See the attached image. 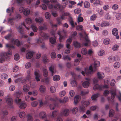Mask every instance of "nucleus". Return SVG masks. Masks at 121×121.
<instances>
[{
	"label": "nucleus",
	"instance_id": "6ab92c4d",
	"mask_svg": "<svg viewBox=\"0 0 121 121\" xmlns=\"http://www.w3.org/2000/svg\"><path fill=\"white\" fill-rule=\"evenodd\" d=\"M57 34L59 36V41L60 42H62L65 39V37L64 36H62L60 34V31H58L57 32Z\"/></svg>",
	"mask_w": 121,
	"mask_h": 121
},
{
	"label": "nucleus",
	"instance_id": "c03bdc74",
	"mask_svg": "<svg viewBox=\"0 0 121 121\" xmlns=\"http://www.w3.org/2000/svg\"><path fill=\"white\" fill-rule=\"evenodd\" d=\"M1 78L3 79H6L8 78V75L6 73L2 74L1 75Z\"/></svg>",
	"mask_w": 121,
	"mask_h": 121
},
{
	"label": "nucleus",
	"instance_id": "8fccbe9b",
	"mask_svg": "<svg viewBox=\"0 0 121 121\" xmlns=\"http://www.w3.org/2000/svg\"><path fill=\"white\" fill-rule=\"evenodd\" d=\"M50 91L52 93H55L56 91V89L55 87L54 86H52L50 88Z\"/></svg>",
	"mask_w": 121,
	"mask_h": 121
},
{
	"label": "nucleus",
	"instance_id": "7ed1b4c3",
	"mask_svg": "<svg viewBox=\"0 0 121 121\" xmlns=\"http://www.w3.org/2000/svg\"><path fill=\"white\" fill-rule=\"evenodd\" d=\"M57 100L56 98L54 99L52 98H50V100L54 103V104H50L49 105V107L50 109L53 110L55 108L56 105V103Z\"/></svg>",
	"mask_w": 121,
	"mask_h": 121
},
{
	"label": "nucleus",
	"instance_id": "423d86ee",
	"mask_svg": "<svg viewBox=\"0 0 121 121\" xmlns=\"http://www.w3.org/2000/svg\"><path fill=\"white\" fill-rule=\"evenodd\" d=\"M69 110L67 109H65L62 111L60 113V115L61 116H66L69 115Z\"/></svg>",
	"mask_w": 121,
	"mask_h": 121
},
{
	"label": "nucleus",
	"instance_id": "49530a36",
	"mask_svg": "<svg viewBox=\"0 0 121 121\" xmlns=\"http://www.w3.org/2000/svg\"><path fill=\"white\" fill-rule=\"evenodd\" d=\"M81 52L82 54L86 55L87 52V49L86 48H83L81 50Z\"/></svg>",
	"mask_w": 121,
	"mask_h": 121
},
{
	"label": "nucleus",
	"instance_id": "de8ad7c7",
	"mask_svg": "<svg viewBox=\"0 0 121 121\" xmlns=\"http://www.w3.org/2000/svg\"><path fill=\"white\" fill-rule=\"evenodd\" d=\"M50 41L52 44L55 43L56 42V40L55 38L51 37L50 39Z\"/></svg>",
	"mask_w": 121,
	"mask_h": 121
},
{
	"label": "nucleus",
	"instance_id": "79ce46f5",
	"mask_svg": "<svg viewBox=\"0 0 121 121\" xmlns=\"http://www.w3.org/2000/svg\"><path fill=\"white\" fill-rule=\"evenodd\" d=\"M70 83L71 86L73 87H75L77 86V82L75 80L72 81Z\"/></svg>",
	"mask_w": 121,
	"mask_h": 121
},
{
	"label": "nucleus",
	"instance_id": "dca6fc26",
	"mask_svg": "<svg viewBox=\"0 0 121 121\" xmlns=\"http://www.w3.org/2000/svg\"><path fill=\"white\" fill-rule=\"evenodd\" d=\"M39 32V35L43 37L46 39H48V38L49 36L46 34L45 33L43 32L42 31Z\"/></svg>",
	"mask_w": 121,
	"mask_h": 121
},
{
	"label": "nucleus",
	"instance_id": "0eeeda50",
	"mask_svg": "<svg viewBox=\"0 0 121 121\" xmlns=\"http://www.w3.org/2000/svg\"><path fill=\"white\" fill-rule=\"evenodd\" d=\"M11 42L13 43L14 44L16 45L17 47H19L21 45V42L18 39H13L11 40Z\"/></svg>",
	"mask_w": 121,
	"mask_h": 121
},
{
	"label": "nucleus",
	"instance_id": "4d7b16f0",
	"mask_svg": "<svg viewBox=\"0 0 121 121\" xmlns=\"http://www.w3.org/2000/svg\"><path fill=\"white\" fill-rule=\"evenodd\" d=\"M71 74L74 80L76 79L78 77V76H77L73 72H71Z\"/></svg>",
	"mask_w": 121,
	"mask_h": 121
},
{
	"label": "nucleus",
	"instance_id": "f704fd0d",
	"mask_svg": "<svg viewBox=\"0 0 121 121\" xmlns=\"http://www.w3.org/2000/svg\"><path fill=\"white\" fill-rule=\"evenodd\" d=\"M110 43V40L109 39L106 38L105 39L104 41V43L106 45H108Z\"/></svg>",
	"mask_w": 121,
	"mask_h": 121
},
{
	"label": "nucleus",
	"instance_id": "4468645a",
	"mask_svg": "<svg viewBox=\"0 0 121 121\" xmlns=\"http://www.w3.org/2000/svg\"><path fill=\"white\" fill-rule=\"evenodd\" d=\"M110 25L109 23L106 21L103 22L100 24V26L102 27H104L108 26Z\"/></svg>",
	"mask_w": 121,
	"mask_h": 121
},
{
	"label": "nucleus",
	"instance_id": "f257e3e1",
	"mask_svg": "<svg viewBox=\"0 0 121 121\" xmlns=\"http://www.w3.org/2000/svg\"><path fill=\"white\" fill-rule=\"evenodd\" d=\"M6 47L9 49L8 52L7 53H2L1 54L0 58V63H2L5 61L9 56H10L12 54V51L11 49L14 48V47L11 44H6Z\"/></svg>",
	"mask_w": 121,
	"mask_h": 121
},
{
	"label": "nucleus",
	"instance_id": "774afa93",
	"mask_svg": "<svg viewBox=\"0 0 121 121\" xmlns=\"http://www.w3.org/2000/svg\"><path fill=\"white\" fill-rule=\"evenodd\" d=\"M43 40L41 38H39L36 39V42L37 43H42L43 41Z\"/></svg>",
	"mask_w": 121,
	"mask_h": 121
},
{
	"label": "nucleus",
	"instance_id": "a19ab883",
	"mask_svg": "<svg viewBox=\"0 0 121 121\" xmlns=\"http://www.w3.org/2000/svg\"><path fill=\"white\" fill-rule=\"evenodd\" d=\"M84 4L85 8H89L90 6V4L88 1H85L84 3Z\"/></svg>",
	"mask_w": 121,
	"mask_h": 121
},
{
	"label": "nucleus",
	"instance_id": "f8f14e48",
	"mask_svg": "<svg viewBox=\"0 0 121 121\" xmlns=\"http://www.w3.org/2000/svg\"><path fill=\"white\" fill-rule=\"evenodd\" d=\"M17 104L19 105V107L21 109H23L25 108L27 106L26 103L23 102H21V101L19 104Z\"/></svg>",
	"mask_w": 121,
	"mask_h": 121
},
{
	"label": "nucleus",
	"instance_id": "680f3d73",
	"mask_svg": "<svg viewBox=\"0 0 121 121\" xmlns=\"http://www.w3.org/2000/svg\"><path fill=\"white\" fill-rule=\"evenodd\" d=\"M78 111V108L77 107H75L73 108L72 112L74 114H75Z\"/></svg>",
	"mask_w": 121,
	"mask_h": 121
},
{
	"label": "nucleus",
	"instance_id": "ddd939ff",
	"mask_svg": "<svg viewBox=\"0 0 121 121\" xmlns=\"http://www.w3.org/2000/svg\"><path fill=\"white\" fill-rule=\"evenodd\" d=\"M111 94V98L113 100L114 98L116 95V92L115 91L113 90H110Z\"/></svg>",
	"mask_w": 121,
	"mask_h": 121
},
{
	"label": "nucleus",
	"instance_id": "7c9ffc66",
	"mask_svg": "<svg viewBox=\"0 0 121 121\" xmlns=\"http://www.w3.org/2000/svg\"><path fill=\"white\" fill-rule=\"evenodd\" d=\"M30 89V86L27 85H24L23 87V89L25 92L28 91Z\"/></svg>",
	"mask_w": 121,
	"mask_h": 121
},
{
	"label": "nucleus",
	"instance_id": "f03ea898",
	"mask_svg": "<svg viewBox=\"0 0 121 121\" xmlns=\"http://www.w3.org/2000/svg\"><path fill=\"white\" fill-rule=\"evenodd\" d=\"M21 93L18 92H16L14 94V97L16 98L15 99V101L16 104H19L21 101V99L19 98L20 97Z\"/></svg>",
	"mask_w": 121,
	"mask_h": 121
},
{
	"label": "nucleus",
	"instance_id": "5701e85b",
	"mask_svg": "<svg viewBox=\"0 0 121 121\" xmlns=\"http://www.w3.org/2000/svg\"><path fill=\"white\" fill-rule=\"evenodd\" d=\"M80 97L78 95L76 96L74 98V101L75 104H77L80 101Z\"/></svg>",
	"mask_w": 121,
	"mask_h": 121
},
{
	"label": "nucleus",
	"instance_id": "2eb2a0df",
	"mask_svg": "<svg viewBox=\"0 0 121 121\" xmlns=\"http://www.w3.org/2000/svg\"><path fill=\"white\" fill-rule=\"evenodd\" d=\"M97 75L98 78L99 79H102L104 77V73L102 72H98Z\"/></svg>",
	"mask_w": 121,
	"mask_h": 121
},
{
	"label": "nucleus",
	"instance_id": "72a5a7b5",
	"mask_svg": "<svg viewBox=\"0 0 121 121\" xmlns=\"http://www.w3.org/2000/svg\"><path fill=\"white\" fill-rule=\"evenodd\" d=\"M57 115V112L56 111H54L52 112V115H51V117L52 118H54L56 117Z\"/></svg>",
	"mask_w": 121,
	"mask_h": 121
},
{
	"label": "nucleus",
	"instance_id": "cd10ccee",
	"mask_svg": "<svg viewBox=\"0 0 121 121\" xmlns=\"http://www.w3.org/2000/svg\"><path fill=\"white\" fill-rule=\"evenodd\" d=\"M82 105L84 107H87L90 104V102L88 101H85L82 102Z\"/></svg>",
	"mask_w": 121,
	"mask_h": 121
},
{
	"label": "nucleus",
	"instance_id": "aec40b11",
	"mask_svg": "<svg viewBox=\"0 0 121 121\" xmlns=\"http://www.w3.org/2000/svg\"><path fill=\"white\" fill-rule=\"evenodd\" d=\"M46 90V87L44 86L43 85L40 86L39 88V90L40 92L43 93Z\"/></svg>",
	"mask_w": 121,
	"mask_h": 121
},
{
	"label": "nucleus",
	"instance_id": "c756f323",
	"mask_svg": "<svg viewBox=\"0 0 121 121\" xmlns=\"http://www.w3.org/2000/svg\"><path fill=\"white\" fill-rule=\"evenodd\" d=\"M68 97H65L63 98L62 99L59 100V101L60 103H65L68 101Z\"/></svg>",
	"mask_w": 121,
	"mask_h": 121
},
{
	"label": "nucleus",
	"instance_id": "a18cd8bd",
	"mask_svg": "<svg viewBox=\"0 0 121 121\" xmlns=\"http://www.w3.org/2000/svg\"><path fill=\"white\" fill-rule=\"evenodd\" d=\"M77 32L74 31H73L71 34V38L74 39V37L77 35Z\"/></svg>",
	"mask_w": 121,
	"mask_h": 121
},
{
	"label": "nucleus",
	"instance_id": "1a4fd4ad",
	"mask_svg": "<svg viewBox=\"0 0 121 121\" xmlns=\"http://www.w3.org/2000/svg\"><path fill=\"white\" fill-rule=\"evenodd\" d=\"M100 65L99 62L98 61H95L94 63V65L93 69L94 71H96L97 70L96 67H99Z\"/></svg>",
	"mask_w": 121,
	"mask_h": 121
},
{
	"label": "nucleus",
	"instance_id": "393cba45",
	"mask_svg": "<svg viewBox=\"0 0 121 121\" xmlns=\"http://www.w3.org/2000/svg\"><path fill=\"white\" fill-rule=\"evenodd\" d=\"M69 22L70 24L73 28L75 27L74 22L72 18L70 17L69 19Z\"/></svg>",
	"mask_w": 121,
	"mask_h": 121
},
{
	"label": "nucleus",
	"instance_id": "603ef678",
	"mask_svg": "<svg viewBox=\"0 0 121 121\" xmlns=\"http://www.w3.org/2000/svg\"><path fill=\"white\" fill-rule=\"evenodd\" d=\"M105 54V52L103 50H101L98 52V54L99 56H102Z\"/></svg>",
	"mask_w": 121,
	"mask_h": 121
},
{
	"label": "nucleus",
	"instance_id": "3c124183",
	"mask_svg": "<svg viewBox=\"0 0 121 121\" xmlns=\"http://www.w3.org/2000/svg\"><path fill=\"white\" fill-rule=\"evenodd\" d=\"M26 23L30 24L32 23V21L31 19L29 18H26Z\"/></svg>",
	"mask_w": 121,
	"mask_h": 121
},
{
	"label": "nucleus",
	"instance_id": "ea45409f",
	"mask_svg": "<svg viewBox=\"0 0 121 121\" xmlns=\"http://www.w3.org/2000/svg\"><path fill=\"white\" fill-rule=\"evenodd\" d=\"M26 116L25 112H20L19 114L20 117L22 118H24Z\"/></svg>",
	"mask_w": 121,
	"mask_h": 121
},
{
	"label": "nucleus",
	"instance_id": "4c0bfd02",
	"mask_svg": "<svg viewBox=\"0 0 121 121\" xmlns=\"http://www.w3.org/2000/svg\"><path fill=\"white\" fill-rule=\"evenodd\" d=\"M60 78V76L58 75H56L53 77V80L54 81H57L59 80Z\"/></svg>",
	"mask_w": 121,
	"mask_h": 121
},
{
	"label": "nucleus",
	"instance_id": "a878e982",
	"mask_svg": "<svg viewBox=\"0 0 121 121\" xmlns=\"http://www.w3.org/2000/svg\"><path fill=\"white\" fill-rule=\"evenodd\" d=\"M12 36V34L11 33H10L5 36L4 38L7 40H9L11 41V39H11Z\"/></svg>",
	"mask_w": 121,
	"mask_h": 121
},
{
	"label": "nucleus",
	"instance_id": "338daca9",
	"mask_svg": "<svg viewBox=\"0 0 121 121\" xmlns=\"http://www.w3.org/2000/svg\"><path fill=\"white\" fill-rule=\"evenodd\" d=\"M27 121H33V118L30 115H28L27 116Z\"/></svg>",
	"mask_w": 121,
	"mask_h": 121
},
{
	"label": "nucleus",
	"instance_id": "864d4df0",
	"mask_svg": "<svg viewBox=\"0 0 121 121\" xmlns=\"http://www.w3.org/2000/svg\"><path fill=\"white\" fill-rule=\"evenodd\" d=\"M31 27L34 32H37V31L38 28L36 26L32 25L31 26Z\"/></svg>",
	"mask_w": 121,
	"mask_h": 121
},
{
	"label": "nucleus",
	"instance_id": "09e8293b",
	"mask_svg": "<svg viewBox=\"0 0 121 121\" xmlns=\"http://www.w3.org/2000/svg\"><path fill=\"white\" fill-rule=\"evenodd\" d=\"M54 9L57 10H59L61 8V6L59 4H55L54 6Z\"/></svg>",
	"mask_w": 121,
	"mask_h": 121
},
{
	"label": "nucleus",
	"instance_id": "f3484780",
	"mask_svg": "<svg viewBox=\"0 0 121 121\" xmlns=\"http://www.w3.org/2000/svg\"><path fill=\"white\" fill-rule=\"evenodd\" d=\"M63 14L60 17H58L57 19V24L58 25H60L61 24V22L62 21L61 19H63L64 18Z\"/></svg>",
	"mask_w": 121,
	"mask_h": 121
},
{
	"label": "nucleus",
	"instance_id": "c9c22d12",
	"mask_svg": "<svg viewBox=\"0 0 121 121\" xmlns=\"http://www.w3.org/2000/svg\"><path fill=\"white\" fill-rule=\"evenodd\" d=\"M43 76L45 77H47L48 76V72L47 70L44 68L43 69Z\"/></svg>",
	"mask_w": 121,
	"mask_h": 121
},
{
	"label": "nucleus",
	"instance_id": "9b49d317",
	"mask_svg": "<svg viewBox=\"0 0 121 121\" xmlns=\"http://www.w3.org/2000/svg\"><path fill=\"white\" fill-rule=\"evenodd\" d=\"M95 71L94 70L93 67L92 68L91 66H90L89 68V70H88L87 72H86V74L87 75H88L92 74L93 72Z\"/></svg>",
	"mask_w": 121,
	"mask_h": 121
},
{
	"label": "nucleus",
	"instance_id": "58836bf2",
	"mask_svg": "<svg viewBox=\"0 0 121 121\" xmlns=\"http://www.w3.org/2000/svg\"><path fill=\"white\" fill-rule=\"evenodd\" d=\"M100 96V94L99 93H98L97 94H94L91 97V99L92 100H94L96 99L98 97Z\"/></svg>",
	"mask_w": 121,
	"mask_h": 121
},
{
	"label": "nucleus",
	"instance_id": "e2e57ef3",
	"mask_svg": "<svg viewBox=\"0 0 121 121\" xmlns=\"http://www.w3.org/2000/svg\"><path fill=\"white\" fill-rule=\"evenodd\" d=\"M119 46L117 45H114L112 47V49L114 51H116L119 48Z\"/></svg>",
	"mask_w": 121,
	"mask_h": 121
},
{
	"label": "nucleus",
	"instance_id": "9d476101",
	"mask_svg": "<svg viewBox=\"0 0 121 121\" xmlns=\"http://www.w3.org/2000/svg\"><path fill=\"white\" fill-rule=\"evenodd\" d=\"M103 88V86L102 85H99L98 84H95L93 87L94 90H101Z\"/></svg>",
	"mask_w": 121,
	"mask_h": 121
},
{
	"label": "nucleus",
	"instance_id": "5fc2aeb1",
	"mask_svg": "<svg viewBox=\"0 0 121 121\" xmlns=\"http://www.w3.org/2000/svg\"><path fill=\"white\" fill-rule=\"evenodd\" d=\"M76 28L77 30H78L81 31L83 29V27L81 25H79L77 26L76 27Z\"/></svg>",
	"mask_w": 121,
	"mask_h": 121
},
{
	"label": "nucleus",
	"instance_id": "6e6552de",
	"mask_svg": "<svg viewBox=\"0 0 121 121\" xmlns=\"http://www.w3.org/2000/svg\"><path fill=\"white\" fill-rule=\"evenodd\" d=\"M18 29L19 33L22 35L24 38H27L28 36L27 35H23V32L22 31L23 29L21 25L20 26H19L18 27Z\"/></svg>",
	"mask_w": 121,
	"mask_h": 121
},
{
	"label": "nucleus",
	"instance_id": "0e129e2a",
	"mask_svg": "<svg viewBox=\"0 0 121 121\" xmlns=\"http://www.w3.org/2000/svg\"><path fill=\"white\" fill-rule=\"evenodd\" d=\"M79 60L78 59L75 60L74 62V65L75 66L78 65L79 64Z\"/></svg>",
	"mask_w": 121,
	"mask_h": 121
},
{
	"label": "nucleus",
	"instance_id": "2f4dec72",
	"mask_svg": "<svg viewBox=\"0 0 121 121\" xmlns=\"http://www.w3.org/2000/svg\"><path fill=\"white\" fill-rule=\"evenodd\" d=\"M73 45L74 47L76 48H78L81 47L80 43L77 41H74L73 42Z\"/></svg>",
	"mask_w": 121,
	"mask_h": 121
},
{
	"label": "nucleus",
	"instance_id": "20e7f679",
	"mask_svg": "<svg viewBox=\"0 0 121 121\" xmlns=\"http://www.w3.org/2000/svg\"><path fill=\"white\" fill-rule=\"evenodd\" d=\"M19 11L21 13L23 12V14L25 15H28L30 13V11L28 9H26L23 7H21L19 9Z\"/></svg>",
	"mask_w": 121,
	"mask_h": 121
},
{
	"label": "nucleus",
	"instance_id": "4be33fe9",
	"mask_svg": "<svg viewBox=\"0 0 121 121\" xmlns=\"http://www.w3.org/2000/svg\"><path fill=\"white\" fill-rule=\"evenodd\" d=\"M46 116V113L44 112H42L39 114V116L40 118L43 119L45 118Z\"/></svg>",
	"mask_w": 121,
	"mask_h": 121
},
{
	"label": "nucleus",
	"instance_id": "6e6d98bb",
	"mask_svg": "<svg viewBox=\"0 0 121 121\" xmlns=\"http://www.w3.org/2000/svg\"><path fill=\"white\" fill-rule=\"evenodd\" d=\"M120 66V63L118 62H116L114 64V66L115 68H118Z\"/></svg>",
	"mask_w": 121,
	"mask_h": 121
},
{
	"label": "nucleus",
	"instance_id": "b1692460",
	"mask_svg": "<svg viewBox=\"0 0 121 121\" xmlns=\"http://www.w3.org/2000/svg\"><path fill=\"white\" fill-rule=\"evenodd\" d=\"M43 26H40L39 27V31H42V30H46L47 28V26L43 24Z\"/></svg>",
	"mask_w": 121,
	"mask_h": 121
},
{
	"label": "nucleus",
	"instance_id": "13d9d810",
	"mask_svg": "<svg viewBox=\"0 0 121 121\" xmlns=\"http://www.w3.org/2000/svg\"><path fill=\"white\" fill-rule=\"evenodd\" d=\"M20 56L18 54H16L14 56V59L16 60H17L19 58Z\"/></svg>",
	"mask_w": 121,
	"mask_h": 121
},
{
	"label": "nucleus",
	"instance_id": "c85d7f7f",
	"mask_svg": "<svg viewBox=\"0 0 121 121\" xmlns=\"http://www.w3.org/2000/svg\"><path fill=\"white\" fill-rule=\"evenodd\" d=\"M112 32L113 35L115 36L117 35L118 34V31L116 28L113 29L112 30Z\"/></svg>",
	"mask_w": 121,
	"mask_h": 121
},
{
	"label": "nucleus",
	"instance_id": "e433bc0d",
	"mask_svg": "<svg viewBox=\"0 0 121 121\" xmlns=\"http://www.w3.org/2000/svg\"><path fill=\"white\" fill-rule=\"evenodd\" d=\"M114 111L112 109H111L110 110L109 113V115L110 117H112L114 116Z\"/></svg>",
	"mask_w": 121,
	"mask_h": 121
},
{
	"label": "nucleus",
	"instance_id": "39448f33",
	"mask_svg": "<svg viewBox=\"0 0 121 121\" xmlns=\"http://www.w3.org/2000/svg\"><path fill=\"white\" fill-rule=\"evenodd\" d=\"M118 58L117 60H116L114 56H111L108 57L109 62L110 63H112L115 61H118L120 60L119 57L118 56L116 57Z\"/></svg>",
	"mask_w": 121,
	"mask_h": 121
},
{
	"label": "nucleus",
	"instance_id": "69168bd1",
	"mask_svg": "<svg viewBox=\"0 0 121 121\" xmlns=\"http://www.w3.org/2000/svg\"><path fill=\"white\" fill-rule=\"evenodd\" d=\"M14 20V18H9L8 21L9 22L11 23V24L12 25L14 23V22L13 21Z\"/></svg>",
	"mask_w": 121,
	"mask_h": 121
},
{
	"label": "nucleus",
	"instance_id": "bb28decb",
	"mask_svg": "<svg viewBox=\"0 0 121 121\" xmlns=\"http://www.w3.org/2000/svg\"><path fill=\"white\" fill-rule=\"evenodd\" d=\"M90 84V82L88 81H85L82 83V85L83 87L86 88L88 87Z\"/></svg>",
	"mask_w": 121,
	"mask_h": 121
},
{
	"label": "nucleus",
	"instance_id": "37998d69",
	"mask_svg": "<svg viewBox=\"0 0 121 121\" xmlns=\"http://www.w3.org/2000/svg\"><path fill=\"white\" fill-rule=\"evenodd\" d=\"M62 59L64 60H66L67 59H68L69 60H70L71 59L69 56L68 55H65L63 56H62Z\"/></svg>",
	"mask_w": 121,
	"mask_h": 121
},
{
	"label": "nucleus",
	"instance_id": "a211bd4d",
	"mask_svg": "<svg viewBox=\"0 0 121 121\" xmlns=\"http://www.w3.org/2000/svg\"><path fill=\"white\" fill-rule=\"evenodd\" d=\"M33 52H29L27 53L26 55V57L28 59H30L33 56Z\"/></svg>",
	"mask_w": 121,
	"mask_h": 121
},
{
	"label": "nucleus",
	"instance_id": "052dcab7",
	"mask_svg": "<svg viewBox=\"0 0 121 121\" xmlns=\"http://www.w3.org/2000/svg\"><path fill=\"white\" fill-rule=\"evenodd\" d=\"M45 16L47 19H49L51 17L50 14L49 12H46L45 13Z\"/></svg>",
	"mask_w": 121,
	"mask_h": 121
},
{
	"label": "nucleus",
	"instance_id": "473e14b6",
	"mask_svg": "<svg viewBox=\"0 0 121 121\" xmlns=\"http://www.w3.org/2000/svg\"><path fill=\"white\" fill-rule=\"evenodd\" d=\"M35 21L36 22L38 23H41L43 21V19L41 17H36L35 19Z\"/></svg>",
	"mask_w": 121,
	"mask_h": 121
},
{
	"label": "nucleus",
	"instance_id": "bf43d9fd",
	"mask_svg": "<svg viewBox=\"0 0 121 121\" xmlns=\"http://www.w3.org/2000/svg\"><path fill=\"white\" fill-rule=\"evenodd\" d=\"M74 12L75 13L78 14L81 12V10L80 9L77 8L74 10Z\"/></svg>",
	"mask_w": 121,
	"mask_h": 121
},
{
	"label": "nucleus",
	"instance_id": "412c9836",
	"mask_svg": "<svg viewBox=\"0 0 121 121\" xmlns=\"http://www.w3.org/2000/svg\"><path fill=\"white\" fill-rule=\"evenodd\" d=\"M6 102L10 106H11L13 103V99L10 98H7Z\"/></svg>",
	"mask_w": 121,
	"mask_h": 121
}]
</instances>
